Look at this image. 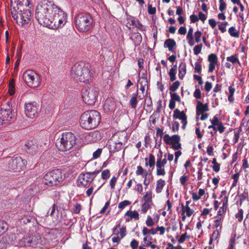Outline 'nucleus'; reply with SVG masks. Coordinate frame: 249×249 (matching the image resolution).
Returning <instances> with one entry per match:
<instances>
[{"instance_id":"f257e3e1","label":"nucleus","mask_w":249,"mask_h":249,"mask_svg":"<svg viewBox=\"0 0 249 249\" xmlns=\"http://www.w3.org/2000/svg\"><path fill=\"white\" fill-rule=\"evenodd\" d=\"M36 18L40 25L53 29L62 28L67 22L66 14L59 6L47 0L37 4Z\"/></svg>"},{"instance_id":"f03ea898","label":"nucleus","mask_w":249,"mask_h":249,"mask_svg":"<svg viewBox=\"0 0 249 249\" xmlns=\"http://www.w3.org/2000/svg\"><path fill=\"white\" fill-rule=\"evenodd\" d=\"M100 121L101 116L99 112L91 110L86 111L81 115L80 124L83 128L89 130L96 128Z\"/></svg>"},{"instance_id":"7ed1b4c3","label":"nucleus","mask_w":249,"mask_h":249,"mask_svg":"<svg viewBox=\"0 0 249 249\" xmlns=\"http://www.w3.org/2000/svg\"><path fill=\"white\" fill-rule=\"evenodd\" d=\"M71 73L73 79L81 82H89L91 78L90 70L83 63L75 64L72 67Z\"/></svg>"},{"instance_id":"20e7f679","label":"nucleus","mask_w":249,"mask_h":249,"mask_svg":"<svg viewBox=\"0 0 249 249\" xmlns=\"http://www.w3.org/2000/svg\"><path fill=\"white\" fill-rule=\"evenodd\" d=\"M76 140L75 135L72 133H63L56 140V147L62 152L69 151L75 145Z\"/></svg>"},{"instance_id":"39448f33","label":"nucleus","mask_w":249,"mask_h":249,"mask_svg":"<svg viewBox=\"0 0 249 249\" xmlns=\"http://www.w3.org/2000/svg\"><path fill=\"white\" fill-rule=\"evenodd\" d=\"M74 25L80 32H87L90 30L93 23L91 16L88 13H81L74 17Z\"/></svg>"},{"instance_id":"423d86ee","label":"nucleus","mask_w":249,"mask_h":249,"mask_svg":"<svg viewBox=\"0 0 249 249\" xmlns=\"http://www.w3.org/2000/svg\"><path fill=\"white\" fill-rule=\"evenodd\" d=\"M22 79L28 87L33 89L38 88L42 81L41 76L32 70L24 71Z\"/></svg>"},{"instance_id":"0eeeda50","label":"nucleus","mask_w":249,"mask_h":249,"mask_svg":"<svg viewBox=\"0 0 249 249\" xmlns=\"http://www.w3.org/2000/svg\"><path fill=\"white\" fill-rule=\"evenodd\" d=\"M63 180L61 170L57 169L47 173L43 177L45 185L49 186L57 185Z\"/></svg>"},{"instance_id":"6e6552de","label":"nucleus","mask_w":249,"mask_h":249,"mask_svg":"<svg viewBox=\"0 0 249 249\" xmlns=\"http://www.w3.org/2000/svg\"><path fill=\"white\" fill-rule=\"evenodd\" d=\"M99 95V89L96 87H85L82 90L83 100L89 105H94L97 101Z\"/></svg>"},{"instance_id":"1a4fd4ad","label":"nucleus","mask_w":249,"mask_h":249,"mask_svg":"<svg viewBox=\"0 0 249 249\" xmlns=\"http://www.w3.org/2000/svg\"><path fill=\"white\" fill-rule=\"evenodd\" d=\"M153 202L152 200V192L151 191H147L141 199V210L142 214H145L149 210H150Z\"/></svg>"},{"instance_id":"9d476101","label":"nucleus","mask_w":249,"mask_h":249,"mask_svg":"<svg viewBox=\"0 0 249 249\" xmlns=\"http://www.w3.org/2000/svg\"><path fill=\"white\" fill-rule=\"evenodd\" d=\"M39 105L35 101L26 102L24 104V111L26 116L31 119L37 117Z\"/></svg>"},{"instance_id":"9b49d317","label":"nucleus","mask_w":249,"mask_h":249,"mask_svg":"<svg viewBox=\"0 0 249 249\" xmlns=\"http://www.w3.org/2000/svg\"><path fill=\"white\" fill-rule=\"evenodd\" d=\"M160 154H158L156 160V175L158 176H164L166 175L165 165L167 164L166 155L162 156V153L160 150Z\"/></svg>"},{"instance_id":"f8f14e48","label":"nucleus","mask_w":249,"mask_h":249,"mask_svg":"<svg viewBox=\"0 0 249 249\" xmlns=\"http://www.w3.org/2000/svg\"><path fill=\"white\" fill-rule=\"evenodd\" d=\"M202 35V32L198 30L194 33L193 28L192 27H190L189 29L186 36V40L188 44L192 47L195 45V43H199L201 41Z\"/></svg>"},{"instance_id":"ddd939ff","label":"nucleus","mask_w":249,"mask_h":249,"mask_svg":"<svg viewBox=\"0 0 249 249\" xmlns=\"http://www.w3.org/2000/svg\"><path fill=\"white\" fill-rule=\"evenodd\" d=\"M25 150L32 156H38L40 155V147L37 144L36 140L28 141L24 145Z\"/></svg>"},{"instance_id":"4468645a","label":"nucleus","mask_w":249,"mask_h":249,"mask_svg":"<svg viewBox=\"0 0 249 249\" xmlns=\"http://www.w3.org/2000/svg\"><path fill=\"white\" fill-rule=\"evenodd\" d=\"M94 177L92 176L89 172L80 174L77 180L78 186L87 187L93 182Z\"/></svg>"},{"instance_id":"2eb2a0df","label":"nucleus","mask_w":249,"mask_h":249,"mask_svg":"<svg viewBox=\"0 0 249 249\" xmlns=\"http://www.w3.org/2000/svg\"><path fill=\"white\" fill-rule=\"evenodd\" d=\"M16 240L15 233H10L4 236H0V249H6L9 245H13Z\"/></svg>"},{"instance_id":"dca6fc26","label":"nucleus","mask_w":249,"mask_h":249,"mask_svg":"<svg viewBox=\"0 0 249 249\" xmlns=\"http://www.w3.org/2000/svg\"><path fill=\"white\" fill-rule=\"evenodd\" d=\"M13 111L14 109L10 108H0V126L10 121L13 117Z\"/></svg>"},{"instance_id":"f3484780","label":"nucleus","mask_w":249,"mask_h":249,"mask_svg":"<svg viewBox=\"0 0 249 249\" xmlns=\"http://www.w3.org/2000/svg\"><path fill=\"white\" fill-rule=\"evenodd\" d=\"M19 16L17 17V22H19L22 25L26 24L31 20V12L28 9L24 11L23 12L20 10Z\"/></svg>"},{"instance_id":"a211bd4d","label":"nucleus","mask_w":249,"mask_h":249,"mask_svg":"<svg viewBox=\"0 0 249 249\" xmlns=\"http://www.w3.org/2000/svg\"><path fill=\"white\" fill-rule=\"evenodd\" d=\"M124 217L127 222L131 221L132 219L138 220L140 219V214L136 210H129L125 213Z\"/></svg>"},{"instance_id":"6ab92c4d","label":"nucleus","mask_w":249,"mask_h":249,"mask_svg":"<svg viewBox=\"0 0 249 249\" xmlns=\"http://www.w3.org/2000/svg\"><path fill=\"white\" fill-rule=\"evenodd\" d=\"M208 60L209 62V72H213L218 62L217 55L214 53L210 54L208 56Z\"/></svg>"},{"instance_id":"aec40b11","label":"nucleus","mask_w":249,"mask_h":249,"mask_svg":"<svg viewBox=\"0 0 249 249\" xmlns=\"http://www.w3.org/2000/svg\"><path fill=\"white\" fill-rule=\"evenodd\" d=\"M171 99L170 100L169 107L172 110L175 108L176 106V102H180L181 99L179 96L176 93L170 92Z\"/></svg>"},{"instance_id":"412c9836","label":"nucleus","mask_w":249,"mask_h":249,"mask_svg":"<svg viewBox=\"0 0 249 249\" xmlns=\"http://www.w3.org/2000/svg\"><path fill=\"white\" fill-rule=\"evenodd\" d=\"M87 139L89 142H95L101 138V135L99 131H94L90 132L87 136Z\"/></svg>"},{"instance_id":"4be33fe9","label":"nucleus","mask_w":249,"mask_h":249,"mask_svg":"<svg viewBox=\"0 0 249 249\" xmlns=\"http://www.w3.org/2000/svg\"><path fill=\"white\" fill-rule=\"evenodd\" d=\"M209 110V107L207 104H203L200 101H197L196 107V113L197 115H200V114L204 113Z\"/></svg>"},{"instance_id":"5701e85b","label":"nucleus","mask_w":249,"mask_h":249,"mask_svg":"<svg viewBox=\"0 0 249 249\" xmlns=\"http://www.w3.org/2000/svg\"><path fill=\"white\" fill-rule=\"evenodd\" d=\"M27 164V161L21 157H17V171L18 172L23 171L25 169Z\"/></svg>"},{"instance_id":"b1692460","label":"nucleus","mask_w":249,"mask_h":249,"mask_svg":"<svg viewBox=\"0 0 249 249\" xmlns=\"http://www.w3.org/2000/svg\"><path fill=\"white\" fill-rule=\"evenodd\" d=\"M228 198L227 196H224L222 198V206H221L219 210L217 212V214L216 216H221V217H223V215L225 214L227 210L228 205Z\"/></svg>"},{"instance_id":"393cba45","label":"nucleus","mask_w":249,"mask_h":249,"mask_svg":"<svg viewBox=\"0 0 249 249\" xmlns=\"http://www.w3.org/2000/svg\"><path fill=\"white\" fill-rule=\"evenodd\" d=\"M173 117V118L178 119L179 120H181V121H185V120H187V116L185 115L184 112L180 111L178 109H176L174 111Z\"/></svg>"},{"instance_id":"a878e982","label":"nucleus","mask_w":249,"mask_h":249,"mask_svg":"<svg viewBox=\"0 0 249 249\" xmlns=\"http://www.w3.org/2000/svg\"><path fill=\"white\" fill-rule=\"evenodd\" d=\"M8 90L7 94L10 96L14 95L15 93V80L14 78H11L8 82Z\"/></svg>"},{"instance_id":"bb28decb","label":"nucleus","mask_w":249,"mask_h":249,"mask_svg":"<svg viewBox=\"0 0 249 249\" xmlns=\"http://www.w3.org/2000/svg\"><path fill=\"white\" fill-rule=\"evenodd\" d=\"M164 46L166 48H168V50L170 52H173L176 46V43L173 39H166L164 43Z\"/></svg>"},{"instance_id":"cd10ccee","label":"nucleus","mask_w":249,"mask_h":249,"mask_svg":"<svg viewBox=\"0 0 249 249\" xmlns=\"http://www.w3.org/2000/svg\"><path fill=\"white\" fill-rule=\"evenodd\" d=\"M186 73V65L185 62H182L178 67V77L182 79Z\"/></svg>"},{"instance_id":"c85d7f7f","label":"nucleus","mask_w":249,"mask_h":249,"mask_svg":"<svg viewBox=\"0 0 249 249\" xmlns=\"http://www.w3.org/2000/svg\"><path fill=\"white\" fill-rule=\"evenodd\" d=\"M145 160L146 161L145 165L149 166L150 167H153L156 163L155 157L152 154H150L148 158L145 159Z\"/></svg>"},{"instance_id":"c756f323","label":"nucleus","mask_w":249,"mask_h":249,"mask_svg":"<svg viewBox=\"0 0 249 249\" xmlns=\"http://www.w3.org/2000/svg\"><path fill=\"white\" fill-rule=\"evenodd\" d=\"M165 185V180L160 179L156 182V192L158 194L160 193Z\"/></svg>"},{"instance_id":"7c9ffc66","label":"nucleus","mask_w":249,"mask_h":249,"mask_svg":"<svg viewBox=\"0 0 249 249\" xmlns=\"http://www.w3.org/2000/svg\"><path fill=\"white\" fill-rule=\"evenodd\" d=\"M181 211L183 213H186L187 217H190L193 214L194 211L191 209L190 206H184L183 204H181Z\"/></svg>"},{"instance_id":"2f4dec72","label":"nucleus","mask_w":249,"mask_h":249,"mask_svg":"<svg viewBox=\"0 0 249 249\" xmlns=\"http://www.w3.org/2000/svg\"><path fill=\"white\" fill-rule=\"evenodd\" d=\"M136 174L138 176L141 175L142 177L147 176L148 175V171L144 169L141 166L139 165L137 167Z\"/></svg>"},{"instance_id":"473e14b6","label":"nucleus","mask_w":249,"mask_h":249,"mask_svg":"<svg viewBox=\"0 0 249 249\" xmlns=\"http://www.w3.org/2000/svg\"><path fill=\"white\" fill-rule=\"evenodd\" d=\"M220 231L221 230H219L218 229H216L213 231L210 237V244H212L213 241L217 240L218 239Z\"/></svg>"},{"instance_id":"72a5a7b5","label":"nucleus","mask_w":249,"mask_h":249,"mask_svg":"<svg viewBox=\"0 0 249 249\" xmlns=\"http://www.w3.org/2000/svg\"><path fill=\"white\" fill-rule=\"evenodd\" d=\"M228 32L232 37L238 38L239 36V31H237L236 28L234 26L230 27L229 29Z\"/></svg>"},{"instance_id":"f704fd0d","label":"nucleus","mask_w":249,"mask_h":249,"mask_svg":"<svg viewBox=\"0 0 249 249\" xmlns=\"http://www.w3.org/2000/svg\"><path fill=\"white\" fill-rule=\"evenodd\" d=\"M8 229V224L3 220H0V235L4 233Z\"/></svg>"},{"instance_id":"c9c22d12","label":"nucleus","mask_w":249,"mask_h":249,"mask_svg":"<svg viewBox=\"0 0 249 249\" xmlns=\"http://www.w3.org/2000/svg\"><path fill=\"white\" fill-rule=\"evenodd\" d=\"M215 218L216 219L214 221V226L216 229H218L219 230H221L223 217H221V216H216Z\"/></svg>"},{"instance_id":"e433bc0d","label":"nucleus","mask_w":249,"mask_h":249,"mask_svg":"<svg viewBox=\"0 0 249 249\" xmlns=\"http://www.w3.org/2000/svg\"><path fill=\"white\" fill-rule=\"evenodd\" d=\"M177 66L175 65L173 68H172L169 72V75L170 76V80L171 81L173 82L175 80L176 77V74L177 73Z\"/></svg>"},{"instance_id":"4c0bfd02","label":"nucleus","mask_w":249,"mask_h":249,"mask_svg":"<svg viewBox=\"0 0 249 249\" xmlns=\"http://www.w3.org/2000/svg\"><path fill=\"white\" fill-rule=\"evenodd\" d=\"M137 98V94L136 93H134L132 95V97H131V98L130 99V104L132 107L134 109H135L137 107V103H138Z\"/></svg>"},{"instance_id":"58836bf2","label":"nucleus","mask_w":249,"mask_h":249,"mask_svg":"<svg viewBox=\"0 0 249 249\" xmlns=\"http://www.w3.org/2000/svg\"><path fill=\"white\" fill-rule=\"evenodd\" d=\"M105 107H107L109 110H113L114 108V103L110 99H107L104 104Z\"/></svg>"},{"instance_id":"ea45409f","label":"nucleus","mask_w":249,"mask_h":249,"mask_svg":"<svg viewBox=\"0 0 249 249\" xmlns=\"http://www.w3.org/2000/svg\"><path fill=\"white\" fill-rule=\"evenodd\" d=\"M131 202L127 200H125L120 202L118 204V208L121 210H123L125 207L130 205Z\"/></svg>"},{"instance_id":"a19ab883","label":"nucleus","mask_w":249,"mask_h":249,"mask_svg":"<svg viewBox=\"0 0 249 249\" xmlns=\"http://www.w3.org/2000/svg\"><path fill=\"white\" fill-rule=\"evenodd\" d=\"M226 60L228 62H231L232 64H234L236 63V61H238V58L237 54H234L228 56L226 58Z\"/></svg>"},{"instance_id":"79ce46f5","label":"nucleus","mask_w":249,"mask_h":249,"mask_svg":"<svg viewBox=\"0 0 249 249\" xmlns=\"http://www.w3.org/2000/svg\"><path fill=\"white\" fill-rule=\"evenodd\" d=\"M202 47L203 45L201 43L196 45L193 49L194 54L196 55L199 54L201 52Z\"/></svg>"},{"instance_id":"37998d69","label":"nucleus","mask_w":249,"mask_h":249,"mask_svg":"<svg viewBox=\"0 0 249 249\" xmlns=\"http://www.w3.org/2000/svg\"><path fill=\"white\" fill-rule=\"evenodd\" d=\"M152 238L151 236H145L143 238V246L146 247H148L149 246V245H151V243L152 242Z\"/></svg>"},{"instance_id":"c03bdc74","label":"nucleus","mask_w":249,"mask_h":249,"mask_svg":"<svg viewBox=\"0 0 249 249\" xmlns=\"http://www.w3.org/2000/svg\"><path fill=\"white\" fill-rule=\"evenodd\" d=\"M143 178H144L143 184L145 186V189H146L153 179V178L152 176H144Z\"/></svg>"},{"instance_id":"a18cd8bd","label":"nucleus","mask_w":249,"mask_h":249,"mask_svg":"<svg viewBox=\"0 0 249 249\" xmlns=\"http://www.w3.org/2000/svg\"><path fill=\"white\" fill-rule=\"evenodd\" d=\"M110 176V171L108 169L104 170L102 171L101 174V178L103 179H107L109 178Z\"/></svg>"},{"instance_id":"49530a36","label":"nucleus","mask_w":249,"mask_h":249,"mask_svg":"<svg viewBox=\"0 0 249 249\" xmlns=\"http://www.w3.org/2000/svg\"><path fill=\"white\" fill-rule=\"evenodd\" d=\"M145 224L147 225V226L149 227H151L154 225V220L150 215H147L145 221Z\"/></svg>"},{"instance_id":"de8ad7c7","label":"nucleus","mask_w":249,"mask_h":249,"mask_svg":"<svg viewBox=\"0 0 249 249\" xmlns=\"http://www.w3.org/2000/svg\"><path fill=\"white\" fill-rule=\"evenodd\" d=\"M180 85V82L178 81H176L173 83L170 87V90L172 92L175 91L178 88Z\"/></svg>"},{"instance_id":"09e8293b","label":"nucleus","mask_w":249,"mask_h":249,"mask_svg":"<svg viewBox=\"0 0 249 249\" xmlns=\"http://www.w3.org/2000/svg\"><path fill=\"white\" fill-rule=\"evenodd\" d=\"M18 220L21 225H22V224H27L31 221L30 219L26 217L25 215H24L23 216H21L20 218H19Z\"/></svg>"},{"instance_id":"8fccbe9b","label":"nucleus","mask_w":249,"mask_h":249,"mask_svg":"<svg viewBox=\"0 0 249 249\" xmlns=\"http://www.w3.org/2000/svg\"><path fill=\"white\" fill-rule=\"evenodd\" d=\"M201 67H201V65L200 63L198 62H195V68H194V72L198 73H201V71H202Z\"/></svg>"},{"instance_id":"3c124183","label":"nucleus","mask_w":249,"mask_h":249,"mask_svg":"<svg viewBox=\"0 0 249 249\" xmlns=\"http://www.w3.org/2000/svg\"><path fill=\"white\" fill-rule=\"evenodd\" d=\"M17 4L21 6L29 7L30 6V1L29 0H17Z\"/></svg>"},{"instance_id":"603ef678","label":"nucleus","mask_w":249,"mask_h":249,"mask_svg":"<svg viewBox=\"0 0 249 249\" xmlns=\"http://www.w3.org/2000/svg\"><path fill=\"white\" fill-rule=\"evenodd\" d=\"M235 217L239 222H241L243 218V211L242 209L238 210V212L235 214Z\"/></svg>"},{"instance_id":"864d4df0","label":"nucleus","mask_w":249,"mask_h":249,"mask_svg":"<svg viewBox=\"0 0 249 249\" xmlns=\"http://www.w3.org/2000/svg\"><path fill=\"white\" fill-rule=\"evenodd\" d=\"M95 187V185L94 184H92L90 187H89L87 190L86 192V194L87 196H91L92 194L93 193V191L94 189V188Z\"/></svg>"},{"instance_id":"5fc2aeb1","label":"nucleus","mask_w":249,"mask_h":249,"mask_svg":"<svg viewBox=\"0 0 249 249\" xmlns=\"http://www.w3.org/2000/svg\"><path fill=\"white\" fill-rule=\"evenodd\" d=\"M16 104L15 100L13 98L11 99L10 100L7 102L6 105H7V108H10L11 109H13V105L15 106Z\"/></svg>"},{"instance_id":"6e6d98bb","label":"nucleus","mask_w":249,"mask_h":249,"mask_svg":"<svg viewBox=\"0 0 249 249\" xmlns=\"http://www.w3.org/2000/svg\"><path fill=\"white\" fill-rule=\"evenodd\" d=\"M117 181V177L113 176L110 180L109 184L110 186V188L112 189H114L115 188V186L116 183Z\"/></svg>"},{"instance_id":"4d7b16f0","label":"nucleus","mask_w":249,"mask_h":249,"mask_svg":"<svg viewBox=\"0 0 249 249\" xmlns=\"http://www.w3.org/2000/svg\"><path fill=\"white\" fill-rule=\"evenodd\" d=\"M102 152V148H99L98 149H97L93 153V159H96L98 158L100 156Z\"/></svg>"},{"instance_id":"13d9d810","label":"nucleus","mask_w":249,"mask_h":249,"mask_svg":"<svg viewBox=\"0 0 249 249\" xmlns=\"http://www.w3.org/2000/svg\"><path fill=\"white\" fill-rule=\"evenodd\" d=\"M81 210V205L78 203H77L74 206V207L73 209V212L74 213L78 214L80 213Z\"/></svg>"},{"instance_id":"bf43d9fd","label":"nucleus","mask_w":249,"mask_h":249,"mask_svg":"<svg viewBox=\"0 0 249 249\" xmlns=\"http://www.w3.org/2000/svg\"><path fill=\"white\" fill-rule=\"evenodd\" d=\"M172 137H170L169 135L166 134L163 137V141L167 144L171 145Z\"/></svg>"},{"instance_id":"052dcab7","label":"nucleus","mask_w":249,"mask_h":249,"mask_svg":"<svg viewBox=\"0 0 249 249\" xmlns=\"http://www.w3.org/2000/svg\"><path fill=\"white\" fill-rule=\"evenodd\" d=\"M210 122L212 124L214 125L215 126L221 123L216 116H214L213 119H211Z\"/></svg>"},{"instance_id":"680f3d73","label":"nucleus","mask_w":249,"mask_h":249,"mask_svg":"<svg viewBox=\"0 0 249 249\" xmlns=\"http://www.w3.org/2000/svg\"><path fill=\"white\" fill-rule=\"evenodd\" d=\"M130 247L132 249H137L139 246V242L135 239H133L130 243Z\"/></svg>"},{"instance_id":"e2e57ef3","label":"nucleus","mask_w":249,"mask_h":249,"mask_svg":"<svg viewBox=\"0 0 249 249\" xmlns=\"http://www.w3.org/2000/svg\"><path fill=\"white\" fill-rule=\"evenodd\" d=\"M194 96L196 99H200L201 97V92L198 88H196L193 94Z\"/></svg>"},{"instance_id":"0e129e2a","label":"nucleus","mask_w":249,"mask_h":249,"mask_svg":"<svg viewBox=\"0 0 249 249\" xmlns=\"http://www.w3.org/2000/svg\"><path fill=\"white\" fill-rule=\"evenodd\" d=\"M180 141V137L178 135H174L172 136L171 144L179 142Z\"/></svg>"},{"instance_id":"69168bd1","label":"nucleus","mask_w":249,"mask_h":249,"mask_svg":"<svg viewBox=\"0 0 249 249\" xmlns=\"http://www.w3.org/2000/svg\"><path fill=\"white\" fill-rule=\"evenodd\" d=\"M235 244V237H232L230 240V245L228 249H233Z\"/></svg>"},{"instance_id":"338daca9","label":"nucleus","mask_w":249,"mask_h":249,"mask_svg":"<svg viewBox=\"0 0 249 249\" xmlns=\"http://www.w3.org/2000/svg\"><path fill=\"white\" fill-rule=\"evenodd\" d=\"M157 232L159 231V234L160 235H163L165 232L166 229L163 226H157L156 227Z\"/></svg>"},{"instance_id":"774afa93","label":"nucleus","mask_w":249,"mask_h":249,"mask_svg":"<svg viewBox=\"0 0 249 249\" xmlns=\"http://www.w3.org/2000/svg\"><path fill=\"white\" fill-rule=\"evenodd\" d=\"M189 236L187 235L186 232L182 234L178 240L179 243H183L187 238H189Z\"/></svg>"}]
</instances>
